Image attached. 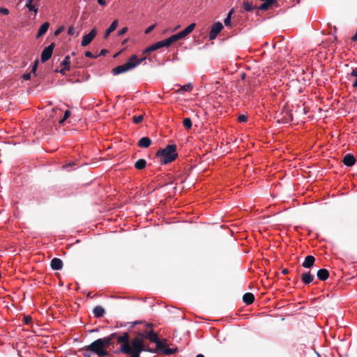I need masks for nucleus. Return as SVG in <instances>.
<instances>
[{
  "label": "nucleus",
  "instance_id": "obj_35",
  "mask_svg": "<svg viewBox=\"0 0 357 357\" xmlns=\"http://www.w3.org/2000/svg\"><path fill=\"white\" fill-rule=\"evenodd\" d=\"M162 42L164 44V47H169L172 44L174 43L171 36L167 39L163 40Z\"/></svg>",
  "mask_w": 357,
  "mask_h": 357
},
{
  "label": "nucleus",
  "instance_id": "obj_40",
  "mask_svg": "<svg viewBox=\"0 0 357 357\" xmlns=\"http://www.w3.org/2000/svg\"><path fill=\"white\" fill-rule=\"evenodd\" d=\"M248 120V117L247 116L244 115V114H241L238 117V121L241 123H243V122H245L247 121Z\"/></svg>",
  "mask_w": 357,
  "mask_h": 357
},
{
  "label": "nucleus",
  "instance_id": "obj_52",
  "mask_svg": "<svg viewBox=\"0 0 357 357\" xmlns=\"http://www.w3.org/2000/svg\"><path fill=\"white\" fill-rule=\"evenodd\" d=\"M108 53V50H102L99 54V56H105Z\"/></svg>",
  "mask_w": 357,
  "mask_h": 357
},
{
  "label": "nucleus",
  "instance_id": "obj_42",
  "mask_svg": "<svg viewBox=\"0 0 357 357\" xmlns=\"http://www.w3.org/2000/svg\"><path fill=\"white\" fill-rule=\"evenodd\" d=\"M144 351H148V352H150V353H157V349H151V348L144 345Z\"/></svg>",
  "mask_w": 357,
  "mask_h": 357
},
{
  "label": "nucleus",
  "instance_id": "obj_29",
  "mask_svg": "<svg viewBox=\"0 0 357 357\" xmlns=\"http://www.w3.org/2000/svg\"><path fill=\"white\" fill-rule=\"evenodd\" d=\"M192 89V85L190 83L183 85L178 89L176 92L179 94H182L185 91H190Z\"/></svg>",
  "mask_w": 357,
  "mask_h": 357
},
{
  "label": "nucleus",
  "instance_id": "obj_56",
  "mask_svg": "<svg viewBox=\"0 0 357 357\" xmlns=\"http://www.w3.org/2000/svg\"><path fill=\"white\" fill-rule=\"evenodd\" d=\"M282 273L283 275H287V274H288V273H289V270H288V269H287V268H283V269L282 270Z\"/></svg>",
  "mask_w": 357,
  "mask_h": 357
},
{
  "label": "nucleus",
  "instance_id": "obj_8",
  "mask_svg": "<svg viewBox=\"0 0 357 357\" xmlns=\"http://www.w3.org/2000/svg\"><path fill=\"white\" fill-rule=\"evenodd\" d=\"M116 338H117V342L119 344L122 343V344L121 346V351L122 353H123V347L125 345H130L129 333L127 332H125L123 333L122 335H120V336L117 335V337H116Z\"/></svg>",
  "mask_w": 357,
  "mask_h": 357
},
{
  "label": "nucleus",
  "instance_id": "obj_38",
  "mask_svg": "<svg viewBox=\"0 0 357 357\" xmlns=\"http://www.w3.org/2000/svg\"><path fill=\"white\" fill-rule=\"evenodd\" d=\"M171 37L174 43L183 38L180 32L176 34L171 36Z\"/></svg>",
  "mask_w": 357,
  "mask_h": 357
},
{
  "label": "nucleus",
  "instance_id": "obj_12",
  "mask_svg": "<svg viewBox=\"0 0 357 357\" xmlns=\"http://www.w3.org/2000/svg\"><path fill=\"white\" fill-rule=\"evenodd\" d=\"M116 337H117V333H114L107 337H105L104 338H100L102 340V342L104 344V347L105 349L109 348L110 347V345L112 344L113 340L115 339Z\"/></svg>",
  "mask_w": 357,
  "mask_h": 357
},
{
  "label": "nucleus",
  "instance_id": "obj_47",
  "mask_svg": "<svg viewBox=\"0 0 357 357\" xmlns=\"http://www.w3.org/2000/svg\"><path fill=\"white\" fill-rule=\"evenodd\" d=\"M38 63V60H36V61L34 62L33 66H32V70H31V72H32V73H33V74H34V75H36V69H37Z\"/></svg>",
  "mask_w": 357,
  "mask_h": 357
},
{
  "label": "nucleus",
  "instance_id": "obj_41",
  "mask_svg": "<svg viewBox=\"0 0 357 357\" xmlns=\"http://www.w3.org/2000/svg\"><path fill=\"white\" fill-rule=\"evenodd\" d=\"M156 24H152L151 26H149L144 31V33L146 34H149V33H151L153 29L155 27Z\"/></svg>",
  "mask_w": 357,
  "mask_h": 357
},
{
  "label": "nucleus",
  "instance_id": "obj_4",
  "mask_svg": "<svg viewBox=\"0 0 357 357\" xmlns=\"http://www.w3.org/2000/svg\"><path fill=\"white\" fill-rule=\"evenodd\" d=\"M153 324H147L146 329L137 333V337L144 341V339L150 340V342L156 341L157 333L152 329Z\"/></svg>",
  "mask_w": 357,
  "mask_h": 357
},
{
  "label": "nucleus",
  "instance_id": "obj_49",
  "mask_svg": "<svg viewBox=\"0 0 357 357\" xmlns=\"http://www.w3.org/2000/svg\"><path fill=\"white\" fill-rule=\"evenodd\" d=\"M63 31V27H59L58 29H56L54 32V36H59L62 31Z\"/></svg>",
  "mask_w": 357,
  "mask_h": 357
},
{
  "label": "nucleus",
  "instance_id": "obj_6",
  "mask_svg": "<svg viewBox=\"0 0 357 357\" xmlns=\"http://www.w3.org/2000/svg\"><path fill=\"white\" fill-rule=\"evenodd\" d=\"M97 35L96 29L93 28L88 34H86L83 36L82 40L81 42V45L82 47H86L89 45L91 41L94 39V38Z\"/></svg>",
  "mask_w": 357,
  "mask_h": 357
},
{
  "label": "nucleus",
  "instance_id": "obj_51",
  "mask_svg": "<svg viewBox=\"0 0 357 357\" xmlns=\"http://www.w3.org/2000/svg\"><path fill=\"white\" fill-rule=\"evenodd\" d=\"M82 350L84 351L83 355L85 357H91V352H86V350H85V347L84 348H82Z\"/></svg>",
  "mask_w": 357,
  "mask_h": 357
},
{
  "label": "nucleus",
  "instance_id": "obj_28",
  "mask_svg": "<svg viewBox=\"0 0 357 357\" xmlns=\"http://www.w3.org/2000/svg\"><path fill=\"white\" fill-rule=\"evenodd\" d=\"M131 344H132V345H131L132 348L144 346V342L142 340L138 338L137 337H135L132 340Z\"/></svg>",
  "mask_w": 357,
  "mask_h": 357
},
{
  "label": "nucleus",
  "instance_id": "obj_9",
  "mask_svg": "<svg viewBox=\"0 0 357 357\" xmlns=\"http://www.w3.org/2000/svg\"><path fill=\"white\" fill-rule=\"evenodd\" d=\"M40 0H26L25 6L29 11L38 13Z\"/></svg>",
  "mask_w": 357,
  "mask_h": 357
},
{
  "label": "nucleus",
  "instance_id": "obj_39",
  "mask_svg": "<svg viewBox=\"0 0 357 357\" xmlns=\"http://www.w3.org/2000/svg\"><path fill=\"white\" fill-rule=\"evenodd\" d=\"M70 115V112L66 110L64 113L63 117L60 120L59 123L62 124Z\"/></svg>",
  "mask_w": 357,
  "mask_h": 357
},
{
  "label": "nucleus",
  "instance_id": "obj_5",
  "mask_svg": "<svg viewBox=\"0 0 357 357\" xmlns=\"http://www.w3.org/2000/svg\"><path fill=\"white\" fill-rule=\"evenodd\" d=\"M54 47L55 44L52 43L43 50L41 54V61L43 63L46 62L51 58Z\"/></svg>",
  "mask_w": 357,
  "mask_h": 357
},
{
  "label": "nucleus",
  "instance_id": "obj_25",
  "mask_svg": "<svg viewBox=\"0 0 357 357\" xmlns=\"http://www.w3.org/2000/svg\"><path fill=\"white\" fill-rule=\"evenodd\" d=\"M275 0H266L257 8L261 10H267L271 6L275 3Z\"/></svg>",
  "mask_w": 357,
  "mask_h": 357
},
{
  "label": "nucleus",
  "instance_id": "obj_15",
  "mask_svg": "<svg viewBox=\"0 0 357 357\" xmlns=\"http://www.w3.org/2000/svg\"><path fill=\"white\" fill-rule=\"evenodd\" d=\"M163 47H164L163 42H162V40H160V41L157 42L156 43L151 45L150 47H147L146 49H145L143 52V54H149L152 51L157 50Z\"/></svg>",
  "mask_w": 357,
  "mask_h": 357
},
{
  "label": "nucleus",
  "instance_id": "obj_36",
  "mask_svg": "<svg viewBox=\"0 0 357 357\" xmlns=\"http://www.w3.org/2000/svg\"><path fill=\"white\" fill-rule=\"evenodd\" d=\"M162 42L164 44V47H169L172 44L174 43L171 36L167 39L163 40Z\"/></svg>",
  "mask_w": 357,
  "mask_h": 357
},
{
  "label": "nucleus",
  "instance_id": "obj_23",
  "mask_svg": "<svg viewBox=\"0 0 357 357\" xmlns=\"http://www.w3.org/2000/svg\"><path fill=\"white\" fill-rule=\"evenodd\" d=\"M196 24L195 23H192L190 25H188L185 29H184L183 31H180V33L184 38L185 36H187L188 34H190L195 29Z\"/></svg>",
  "mask_w": 357,
  "mask_h": 357
},
{
  "label": "nucleus",
  "instance_id": "obj_26",
  "mask_svg": "<svg viewBox=\"0 0 357 357\" xmlns=\"http://www.w3.org/2000/svg\"><path fill=\"white\" fill-rule=\"evenodd\" d=\"M153 342L155 343L156 347L155 349H157V353H160V351L166 347L165 343L159 340L158 335H156V341Z\"/></svg>",
  "mask_w": 357,
  "mask_h": 357
},
{
  "label": "nucleus",
  "instance_id": "obj_32",
  "mask_svg": "<svg viewBox=\"0 0 357 357\" xmlns=\"http://www.w3.org/2000/svg\"><path fill=\"white\" fill-rule=\"evenodd\" d=\"M177 350H178L177 348L171 349V348L165 347L160 351V354H165V355H171V354H175L177 351Z\"/></svg>",
  "mask_w": 357,
  "mask_h": 357
},
{
  "label": "nucleus",
  "instance_id": "obj_31",
  "mask_svg": "<svg viewBox=\"0 0 357 357\" xmlns=\"http://www.w3.org/2000/svg\"><path fill=\"white\" fill-rule=\"evenodd\" d=\"M61 65L65 67V69H70V57L69 55L65 56Z\"/></svg>",
  "mask_w": 357,
  "mask_h": 357
},
{
  "label": "nucleus",
  "instance_id": "obj_2",
  "mask_svg": "<svg viewBox=\"0 0 357 357\" xmlns=\"http://www.w3.org/2000/svg\"><path fill=\"white\" fill-rule=\"evenodd\" d=\"M145 59H146V56H144L141 59H138L137 56L134 54L131 57L129 58V59L128 60V61L126 63L113 68L112 73L114 75H117L119 74L126 73L128 70L135 68L137 66L140 64L142 61H144Z\"/></svg>",
  "mask_w": 357,
  "mask_h": 357
},
{
  "label": "nucleus",
  "instance_id": "obj_27",
  "mask_svg": "<svg viewBox=\"0 0 357 357\" xmlns=\"http://www.w3.org/2000/svg\"><path fill=\"white\" fill-rule=\"evenodd\" d=\"M146 165V161L144 159H139L134 165L137 169L142 170L145 168Z\"/></svg>",
  "mask_w": 357,
  "mask_h": 357
},
{
  "label": "nucleus",
  "instance_id": "obj_17",
  "mask_svg": "<svg viewBox=\"0 0 357 357\" xmlns=\"http://www.w3.org/2000/svg\"><path fill=\"white\" fill-rule=\"evenodd\" d=\"M315 262V258L312 255H307L302 264V266L306 268H310Z\"/></svg>",
  "mask_w": 357,
  "mask_h": 357
},
{
  "label": "nucleus",
  "instance_id": "obj_48",
  "mask_svg": "<svg viewBox=\"0 0 357 357\" xmlns=\"http://www.w3.org/2000/svg\"><path fill=\"white\" fill-rule=\"evenodd\" d=\"M68 33L70 36H73L75 34V29L73 26H70L68 28Z\"/></svg>",
  "mask_w": 357,
  "mask_h": 357
},
{
  "label": "nucleus",
  "instance_id": "obj_44",
  "mask_svg": "<svg viewBox=\"0 0 357 357\" xmlns=\"http://www.w3.org/2000/svg\"><path fill=\"white\" fill-rule=\"evenodd\" d=\"M128 27H123L119 31L118 35L123 36L128 31Z\"/></svg>",
  "mask_w": 357,
  "mask_h": 357
},
{
  "label": "nucleus",
  "instance_id": "obj_10",
  "mask_svg": "<svg viewBox=\"0 0 357 357\" xmlns=\"http://www.w3.org/2000/svg\"><path fill=\"white\" fill-rule=\"evenodd\" d=\"M123 354H130V353H137L140 354L144 350V347H137L135 348H132L131 345H125L123 347Z\"/></svg>",
  "mask_w": 357,
  "mask_h": 357
},
{
  "label": "nucleus",
  "instance_id": "obj_33",
  "mask_svg": "<svg viewBox=\"0 0 357 357\" xmlns=\"http://www.w3.org/2000/svg\"><path fill=\"white\" fill-rule=\"evenodd\" d=\"M183 126L187 129H190L192 128V121L190 118H185L183 121Z\"/></svg>",
  "mask_w": 357,
  "mask_h": 357
},
{
  "label": "nucleus",
  "instance_id": "obj_45",
  "mask_svg": "<svg viewBox=\"0 0 357 357\" xmlns=\"http://www.w3.org/2000/svg\"><path fill=\"white\" fill-rule=\"evenodd\" d=\"M84 54H85V56H86V57H89V58H94V59H96V58H97V57H98V56H94V55H93L91 52H89V51H86V52H85Z\"/></svg>",
  "mask_w": 357,
  "mask_h": 357
},
{
  "label": "nucleus",
  "instance_id": "obj_16",
  "mask_svg": "<svg viewBox=\"0 0 357 357\" xmlns=\"http://www.w3.org/2000/svg\"><path fill=\"white\" fill-rule=\"evenodd\" d=\"M349 80L352 81V86L357 89V68H352L350 73L348 74Z\"/></svg>",
  "mask_w": 357,
  "mask_h": 357
},
{
  "label": "nucleus",
  "instance_id": "obj_18",
  "mask_svg": "<svg viewBox=\"0 0 357 357\" xmlns=\"http://www.w3.org/2000/svg\"><path fill=\"white\" fill-rule=\"evenodd\" d=\"M151 140L148 137H142L137 142V146L140 148L146 149L151 144Z\"/></svg>",
  "mask_w": 357,
  "mask_h": 357
},
{
  "label": "nucleus",
  "instance_id": "obj_46",
  "mask_svg": "<svg viewBox=\"0 0 357 357\" xmlns=\"http://www.w3.org/2000/svg\"><path fill=\"white\" fill-rule=\"evenodd\" d=\"M0 13L3 15H8L9 10L6 8H0Z\"/></svg>",
  "mask_w": 357,
  "mask_h": 357
},
{
  "label": "nucleus",
  "instance_id": "obj_1",
  "mask_svg": "<svg viewBox=\"0 0 357 357\" xmlns=\"http://www.w3.org/2000/svg\"><path fill=\"white\" fill-rule=\"evenodd\" d=\"M156 157L160 158V162L162 165H167L174 161L178 157L176 145L169 144L165 149H159L156 153Z\"/></svg>",
  "mask_w": 357,
  "mask_h": 357
},
{
  "label": "nucleus",
  "instance_id": "obj_13",
  "mask_svg": "<svg viewBox=\"0 0 357 357\" xmlns=\"http://www.w3.org/2000/svg\"><path fill=\"white\" fill-rule=\"evenodd\" d=\"M342 162L347 167H352L356 162V158L354 155L347 153L343 158Z\"/></svg>",
  "mask_w": 357,
  "mask_h": 357
},
{
  "label": "nucleus",
  "instance_id": "obj_34",
  "mask_svg": "<svg viewBox=\"0 0 357 357\" xmlns=\"http://www.w3.org/2000/svg\"><path fill=\"white\" fill-rule=\"evenodd\" d=\"M233 10H230L227 16V17L224 20V23L226 26H231V15L232 14Z\"/></svg>",
  "mask_w": 357,
  "mask_h": 357
},
{
  "label": "nucleus",
  "instance_id": "obj_54",
  "mask_svg": "<svg viewBox=\"0 0 357 357\" xmlns=\"http://www.w3.org/2000/svg\"><path fill=\"white\" fill-rule=\"evenodd\" d=\"M130 357H140V354L137 353H130Z\"/></svg>",
  "mask_w": 357,
  "mask_h": 357
},
{
  "label": "nucleus",
  "instance_id": "obj_55",
  "mask_svg": "<svg viewBox=\"0 0 357 357\" xmlns=\"http://www.w3.org/2000/svg\"><path fill=\"white\" fill-rule=\"evenodd\" d=\"M98 3L100 5V6H105L106 4L105 3V0H98Z\"/></svg>",
  "mask_w": 357,
  "mask_h": 357
},
{
  "label": "nucleus",
  "instance_id": "obj_21",
  "mask_svg": "<svg viewBox=\"0 0 357 357\" xmlns=\"http://www.w3.org/2000/svg\"><path fill=\"white\" fill-rule=\"evenodd\" d=\"M255 301V296L252 293H245L243 296V301L247 305H251Z\"/></svg>",
  "mask_w": 357,
  "mask_h": 357
},
{
  "label": "nucleus",
  "instance_id": "obj_20",
  "mask_svg": "<svg viewBox=\"0 0 357 357\" xmlns=\"http://www.w3.org/2000/svg\"><path fill=\"white\" fill-rule=\"evenodd\" d=\"M93 313L95 317L100 318L105 314V310L102 307L98 305L93 308Z\"/></svg>",
  "mask_w": 357,
  "mask_h": 357
},
{
  "label": "nucleus",
  "instance_id": "obj_14",
  "mask_svg": "<svg viewBox=\"0 0 357 357\" xmlns=\"http://www.w3.org/2000/svg\"><path fill=\"white\" fill-rule=\"evenodd\" d=\"M50 266L54 271H59L63 268V261L61 259L54 257L51 260Z\"/></svg>",
  "mask_w": 357,
  "mask_h": 357
},
{
  "label": "nucleus",
  "instance_id": "obj_11",
  "mask_svg": "<svg viewBox=\"0 0 357 357\" xmlns=\"http://www.w3.org/2000/svg\"><path fill=\"white\" fill-rule=\"evenodd\" d=\"M314 279V275L310 271H304L301 275V280L305 284H309Z\"/></svg>",
  "mask_w": 357,
  "mask_h": 357
},
{
  "label": "nucleus",
  "instance_id": "obj_22",
  "mask_svg": "<svg viewBox=\"0 0 357 357\" xmlns=\"http://www.w3.org/2000/svg\"><path fill=\"white\" fill-rule=\"evenodd\" d=\"M118 26V20H115L112 22V23L110 24L109 27L106 30L104 36V38H107L109 34L113 32Z\"/></svg>",
  "mask_w": 357,
  "mask_h": 357
},
{
  "label": "nucleus",
  "instance_id": "obj_7",
  "mask_svg": "<svg viewBox=\"0 0 357 357\" xmlns=\"http://www.w3.org/2000/svg\"><path fill=\"white\" fill-rule=\"evenodd\" d=\"M223 29V26L221 22H217L214 23L211 27V30L209 33V38L210 40H213L216 38L218 34Z\"/></svg>",
  "mask_w": 357,
  "mask_h": 357
},
{
  "label": "nucleus",
  "instance_id": "obj_53",
  "mask_svg": "<svg viewBox=\"0 0 357 357\" xmlns=\"http://www.w3.org/2000/svg\"><path fill=\"white\" fill-rule=\"evenodd\" d=\"M67 70H70V69H65V67H63L62 69H61L59 72L62 74V75H65L66 74V71Z\"/></svg>",
  "mask_w": 357,
  "mask_h": 357
},
{
  "label": "nucleus",
  "instance_id": "obj_59",
  "mask_svg": "<svg viewBox=\"0 0 357 357\" xmlns=\"http://www.w3.org/2000/svg\"><path fill=\"white\" fill-rule=\"evenodd\" d=\"M126 42H127V40H125L123 42V44H125Z\"/></svg>",
  "mask_w": 357,
  "mask_h": 357
},
{
  "label": "nucleus",
  "instance_id": "obj_24",
  "mask_svg": "<svg viewBox=\"0 0 357 357\" xmlns=\"http://www.w3.org/2000/svg\"><path fill=\"white\" fill-rule=\"evenodd\" d=\"M49 26V22H44L39 28L38 32L37 33V38H40V36L44 35L48 30Z\"/></svg>",
  "mask_w": 357,
  "mask_h": 357
},
{
  "label": "nucleus",
  "instance_id": "obj_43",
  "mask_svg": "<svg viewBox=\"0 0 357 357\" xmlns=\"http://www.w3.org/2000/svg\"><path fill=\"white\" fill-rule=\"evenodd\" d=\"M31 322V317L29 316H25L24 317V323L26 325H29Z\"/></svg>",
  "mask_w": 357,
  "mask_h": 357
},
{
  "label": "nucleus",
  "instance_id": "obj_37",
  "mask_svg": "<svg viewBox=\"0 0 357 357\" xmlns=\"http://www.w3.org/2000/svg\"><path fill=\"white\" fill-rule=\"evenodd\" d=\"M143 119L144 116L142 115L134 116L132 117V121L136 124L140 123L143 121Z\"/></svg>",
  "mask_w": 357,
  "mask_h": 357
},
{
  "label": "nucleus",
  "instance_id": "obj_50",
  "mask_svg": "<svg viewBox=\"0 0 357 357\" xmlns=\"http://www.w3.org/2000/svg\"><path fill=\"white\" fill-rule=\"evenodd\" d=\"M22 78L24 80H29L31 79V73L23 75Z\"/></svg>",
  "mask_w": 357,
  "mask_h": 357
},
{
  "label": "nucleus",
  "instance_id": "obj_19",
  "mask_svg": "<svg viewBox=\"0 0 357 357\" xmlns=\"http://www.w3.org/2000/svg\"><path fill=\"white\" fill-rule=\"evenodd\" d=\"M317 276L319 280L325 281L329 277V272L326 268H321L317 271Z\"/></svg>",
  "mask_w": 357,
  "mask_h": 357
},
{
  "label": "nucleus",
  "instance_id": "obj_30",
  "mask_svg": "<svg viewBox=\"0 0 357 357\" xmlns=\"http://www.w3.org/2000/svg\"><path fill=\"white\" fill-rule=\"evenodd\" d=\"M243 6V8L248 12H252L255 9L257 8L256 6H253L252 3L249 1H244Z\"/></svg>",
  "mask_w": 357,
  "mask_h": 357
},
{
  "label": "nucleus",
  "instance_id": "obj_57",
  "mask_svg": "<svg viewBox=\"0 0 357 357\" xmlns=\"http://www.w3.org/2000/svg\"><path fill=\"white\" fill-rule=\"evenodd\" d=\"M75 68H78V67H79V66L78 65V61H77V59H75Z\"/></svg>",
  "mask_w": 357,
  "mask_h": 357
},
{
  "label": "nucleus",
  "instance_id": "obj_3",
  "mask_svg": "<svg viewBox=\"0 0 357 357\" xmlns=\"http://www.w3.org/2000/svg\"><path fill=\"white\" fill-rule=\"evenodd\" d=\"M86 352H92L99 357H105L109 355L108 351L105 349L101 339H97L88 346H85Z\"/></svg>",
  "mask_w": 357,
  "mask_h": 357
},
{
  "label": "nucleus",
  "instance_id": "obj_58",
  "mask_svg": "<svg viewBox=\"0 0 357 357\" xmlns=\"http://www.w3.org/2000/svg\"><path fill=\"white\" fill-rule=\"evenodd\" d=\"M196 357H204L203 354H198Z\"/></svg>",
  "mask_w": 357,
  "mask_h": 357
}]
</instances>
